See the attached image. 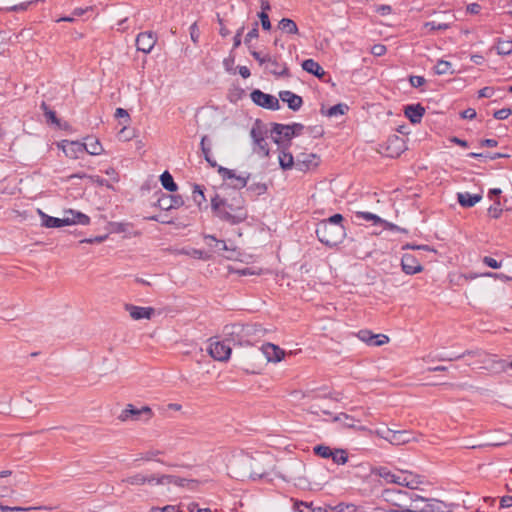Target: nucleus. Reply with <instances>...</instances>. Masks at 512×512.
<instances>
[{
  "label": "nucleus",
  "mask_w": 512,
  "mask_h": 512,
  "mask_svg": "<svg viewBox=\"0 0 512 512\" xmlns=\"http://www.w3.org/2000/svg\"><path fill=\"white\" fill-rule=\"evenodd\" d=\"M193 200L198 206H201V204L205 201L203 189L199 185L194 187Z\"/></svg>",
  "instance_id": "46"
},
{
  "label": "nucleus",
  "mask_w": 512,
  "mask_h": 512,
  "mask_svg": "<svg viewBox=\"0 0 512 512\" xmlns=\"http://www.w3.org/2000/svg\"><path fill=\"white\" fill-rule=\"evenodd\" d=\"M250 135L255 144H261L264 142L262 131L259 128H252Z\"/></svg>",
  "instance_id": "53"
},
{
  "label": "nucleus",
  "mask_w": 512,
  "mask_h": 512,
  "mask_svg": "<svg viewBox=\"0 0 512 512\" xmlns=\"http://www.w3.org/2000/svg\"><path fill=\"white\" fill-rule=\"evenodd\" d=\"M500 92L501 91H497L493 87H484L482 88V98H501Z\"/></svg>",
  "instance_id": "48"
},
{
  "label": "nucleus",
  "mask_w": 512,
  "mask_h": 512,
  "mask_svg": "<svg viewBox=\"0 0 512 512\" xmlns=\"http://www.w3.org/2000/svg\"><path fill=\"white\" fill-rule=\"evenodd\" d=\"M252 326H243V325H231L225 326L224 333L226 336L232 337L233 341H237L240 345L247 343L244 338L252 333Z\"/></svg>",
  "instance_id": "9"
},
{
  "label": "nucleus",
  "mask_w": 512,
  "mask_h": 512,
  "mask_svg": "<svg viewBox=\"0 0 512 512\" xmlns=\"http://www.w3.org/2000/svg\"><path fill=\"white\" fill-rule=\"evenodd\" d=\"M375 335L378 336L379 338L372 339L371 341H369L368 345L378 347V346L388 343L389 338L386 335H383V334H375Z\"/></svg>",
  "instance_id": "52"
},
{
  "label": "nucleus",
  "mask_w": 512,
  "mask_h": 512,
  "mask_svg": "<svg viewBox=\"0 0 512 512\" xmlns=\"http://www.w3.org/2000/svg\"><path fill=\"white\" fill-rule=\"evenodd\" d=\"M58 147L63 150L67 157L72 159L80 158L85 152V145L78 141L63 140L58 144Z\"/></svg>",
  "instance_id": "14"
},
{
  "label": "nucleus",
  "mask_w": 512,
  "mask_h": 512,
  "mask_svg": "<svg viewBox=\"0 0 512 512\" xmlns=\"http://www.w3.org/2000/svg\"><path fill=\"white\" fill-rule=\"evenodd\" d=\"M405 116L414 124L419 123L425 113L420 104L407 105L404 109Z\"/></svg>",
  "instance_id": "28"
},
{
  "label": "nucleus",
  "mask_w": 512,
  "mask_h": 512,
  "mask_svg": "<svg viewBox=\"0 0 512 512\" xmlns=\"http://www.w3.org/2000/svg\"><path fill=\"white\" fill-rule=\"evenodd\" d=\"M152 480H154V476H145L141 473H138V474H135L133 476H129L127 478H124L122 480L123 483H126L128 485H133V486H140V485H144L146 483H151Z\"/></svg>",
  "instance_id": "33"
},
{
  "label": "nucleus",
  "mask_w": 512,
  "mask_h": 512,
  "mask_svg": "<svg viewBox=\"0 0 512 512\" xmlns=\"http://www.w3.org/2000/svg\"><path fill=\"white\" fill-rule=\"evenodd\" d=\"M126 310L134 320L150 319L154 314V309L151 307L126 305Z\"/></svg>",
  "instance_id": "26"
},
{
  "label": "nucleus",
  "mask_w": 512,
  "mask_h": 512,
  "mask_svg": "<svg viewBox=\"0 0 512 512\" xmlns=\"http://www.w3.org/2000/svg\"><path fill=\"white\" fill-rule=\"evenodd\" d=\"M506 364L504 361L497 358L496 355L485 354L482 356V369L492 373H499L505 369Z\"/></svg>",
  "instance_id": "17"
},
{
  "label": "nucleus",
  "mask_w": 512,
  "mask_h": 512,
  "mask_svg": "<svg viewBox=\"0 0 512 512\" xmlns=\"http://www.w3.org/2000/svg\"><path fill=\"white\" fill-rule=\"evenodd\" d=\"M412 440H414V437L412 436L411 432L406 430H392L389 443H391L392 445H403L411 442Z\"/></svg>",
  "instance_id": "30"
},
{
  "label": "nucleus",
  "mask_w": 512,
  "mask_h": 512,
  "mask_svg": "<svg viewBox=\"0 0 512 512\" xmlns=\"http://www.w3.org/2000/svg\"><path fill=\"white\" fill-rule=\"evenodd\" d=\"M143 414L147 416V419H149L152 416V411L150 407L143 406L140 409H137L133 405L129 404L127 405L126 409L122 411L119 418L122 421H126L129 419V417L138 419L139 416Z\"/></svg>",
  "instance_id": "21"
},
{
  "label": "nucleus",
  "mask_w": 512,
  "mask_h": 512,
  "mask_svg": "<svg viewBox=\"0 0 512 512\" xmlns=\"http://www.w3.org/2000/svg\"><path fill=\"white\" fill-rule=\"evenodd\" d=\"M207 141H208V137L206 135H204L202 138H201V142H200V146H201V151L204 155V158L206 157H210L211 155V149L210 147L207 145Z\"/></svg>",
  "instance_id": "56"
},
{
  "label": "nucleus",
  "mask_w": 512,
  "mask_h": 512,
  "mask_svg": "<svg viewBox=\"0 0 512 512\" xmlns=\"http://www.w3.org/2000/svg\"><path fill=\"white\" fill-rule=\"evenodd\" d=\"M185 254L190 255L191 257L195 259H208L209 256L202 250L193 249L190 252H185Z\"/></svg>",
  "instance_id": "60"
},
{
  "label": "nucleus",
  "mask_w": 512,
  "mask_h": 512,
  "mask_svg": "<svg viewBox=\"0 0 512 512\" xmlns=\"http://www.w3.org/2000/svg\"><path fill=\"white\" fill-rule=\"evenodd\" d=\"M258 17L261 21L262 28L264 30H270L271 29V22L269 20V16L266 12H260L258 14Z\"/></svg>",
  "instance_id": "54"
},
{
  "label": "nucleus",
  "mask_w": 512,
  "mask_h": 512,
  "mask_svg": "<svg viewBox=\"0 0 512 512\" xmlns=\"http://www.w3.org/2000/svg\"><path fill=\"white\" fill-rule=\"evenodd\" d=\"M334 449H331L329 446L325 445H317L314 447V452L316 455L322 458H330Z\"/></svg>",
  "instance_id": "45"
},
{
  "label": "nucleus",
  "mask_w": 512,
  "mask_h": 512,
  "mask_svg": "<svg viewBox=\"0 0 512 512\" xmlns=\"http://www.w3.org/2000/svg\"><path fill=\"white\" fill-rule=\"evenodd\" d=\"M37 212L41 218V225L46 228H59L65 226V223H69L67 220H64V218L49 216L40 209H38Z\"/></svg>",
  "instance_id": "29"
},
{
  "label": "nucleus",
  "mask_w": 512,
  "mask_h": 512,
  "mask_svg": "<svg viewBox=\"0 0 512 512\" xmlns=\"http://www.w3.org/2000/svg\"><path fill=\"white\" fill-rule=\"evenodd\" d=\"M245 201L240 193H235L231 198H221L215 195L211 199V207L217 217L232 225L239 224L247 218Z\"/></svg>",
  "instance_id": "1"
},
{
  "label": "nucleus",
  "mask_w": 512,
  "mask_h": 512,
  "mask_svg": "<svg viewBox=\"0 0 512 512\" xmlns=\"http://www.w3.org/2000/svg\"><path fill=\"white\" fill-rule=\"evenodd\" d=\"M434 71L438 75L453 74L452 64L448 61L439 60L434 67Z\"/></svg>",
  "instance_id": "39"
},
{
  "label": "nucleus",
  "mask_w": 512,
  "mask_h": 512,
  "mask_svg": "<svg viewBox=\"0 0 512 512\" xmlns=\"http://www.w3.org/2000/svg\"><path fill=\"white\" fill-rule=\"evenodd\" d=\"M218 173L222 176L224 180H231V186L234 189H241L245 187L249 179V174L237 176L233 170H230L222 166L218 167Z\"/></svg>",
  "instance_id": "11"
},
{
  "label": "nucleus",
  "mask_w": 512,
  "mask_h": 512,
  "mask_svg": "<svg viewBox=\"0 0 512 512\" xmlns=\"http://www.w3.org/2000/svg\"><path fill=\"white\" fill-rule=\"evenodd\" d=\"M347 110L348 106L346 104L339 103L337 105L330 107L326 111V115L329 117H337L339 115H344Z\"/></svg>",
  "instance_id": "41"
},
{
  "label": "nucleus",
  "mask_w": 512,
  "mask_h": 512,
  "mask_svg": "<svg viewBox=\"0 0 512 512\" xmlns=\"http://www.w3.org/2000/svg\"><path fill=\"white\" fill-rule=\"evenodd\" d=\"M264 69L275 76L287 75V67L284 63L279 62L277 57L269 56Z\"/></svg>",
  "instance_id": "25"
},
{
  "label": "nucleus",
  "mask_w": 512,
  "mask_h": 512,
  "mask_svg": "<svg viewBox=\"0 0 512 512\" xmlns=\"http://www.w3.org/2000/svg\"><path fill=\"white\" fill-rule=\"evenodd\" d=\"M154 480H156V485H162V486H169V485H175L178 487H189L193 488L196 484L195 480H190L186 478H180L173 475H153Z\"/></svg>",
  "instance_id": "10"
},
{
  "label": "nucleus",
  "mask_w": 512,
  "mask_h": 512,
  "mask_svg": "<svg viewBox=\"0 0 512 512\" xmlns=\"http://www.w3.org/2000/svg\"><path fill=\"white\" fill-rule=\"evenodd\" d=\"M408 496V492L394 488L385 489L382 492V497L385 501L401 509L398 512H414L406 505Z\"/></svg>",
  "instance_id": "7"
},
{
  "label": "nucleus",
  "mask_w": 512,
  "mask_h": 512,
  "mask_svg": "<svg viewBox=\"0 0 512 512\" xmlns=\"http://www.w3.org/2000/svg\"><path fill=\"white\" fill-rule=\"evenodd\" d=\"M358 338L365 342V343H369V341H371L372 339H377L379 338L378 336H376L375 334H373L371 331H368V330H361L359 333H358Z\"/></svg>",
  "instance_id": "50"
},
{
  "label": "nucleus",
  "mask_w": 512,
  "mask_h": 512,
  "mask_svg": "<svg viewBox=\"0 0 512 512\" xmlns=\"http://www.w3.org/2000/svg\"><path fill=\"white\" fill-rule=\"evenodd\" d=\"M150 512H180L179 509L174 505H167L162 508L152 507Z\"/></svg>",
  "instance_id": "61"
},
{
  "label": "nucleus",
  "mask_w": 512,
  "mask_h": 512,
  "mask_svg": "<svg viewBox=\"0 0 512 512\" xmlns=\"http://www.w3.org/2000/svg\"><path fill=\"white\" fill-rule=\"evenodd\" d=\"M204 240L207 245L214 247L217 252L227 251L232 252L233 249L229 248L225 241L216 239L213 235H205Z\"/></svg>",
  "instance_id": "34"
},
{
  "label": "nucleus",
  "mask_w": 512,
  "mask_h": 512,
  "mask_svg": "<svg viewBox=\"0 0 512 512\" xmlns=\"http://www.w3.org/2000/svg\"><path fill=\"white\" fill-rule=\"evenodd\" d=\"M355 217L357 219H363L368 222H372L373 224H381V222H384V219L380 218L376 214L370 213V212H362L358 211L355 213Z\"/></svg>",
  "instance_id": "40"
},
{
  "label": "nucleus",
  "mask_w": 512,
  "mask_h": 512,
  "mask_svg": "<svg viewBox=\"0 0 512 512\" xmlns=\"http://www.w3.org/2000/svg\"><path fill=\"white\" fill-rule=\"evenodd\" d=\"M208 352L217 361H227L231 355V348L224 342L211 341Z\"/></svg>",
  "instance_id": "13"
},
{
  "label": "nucleus",
  "mask_w": 512,
  "mask_h": 512,
  "mask_svg": "<svg viewBox=\"0 0 512 512\" xmlns=\"http://www.w3.org/2000/svg\"><path fill=\"white\" fill-rule=\"evenodd\" d=\"M417 511L414 512H449V507L442 501L426 499L423 506L414 505Z\"/></svg>",
  "instance_id": "19"
},
{
  "label": "nucleus",
  "mask_w": 512,
  "mask_h": 512,
  "mask_svg": "<svg viewBox=\"0 0 512 512\" xmlns=\"http://www.w3.org/2000/svg\"><path fill=\"white\" fill-rule=\"evenodd\" d=\"M254 464L253 455L239 453L233 455L231 458L228 469L232 477L236 479H252V466Z\"/></svg>",
  "instance_id": "3"
},
{
  "label": "nucleus",
  "mask_w": 512,
  "mask_h": 512,
  "mask_svg": "<svg viewBox=\"0 0 512 512\" xmlns=\"http://www.w3.org/2000/svg\"><path fill=\"white\" fill-rule=\"evenodd\" d=\"M386 46L382 45V44H375L372 46L371 48V53L374 55V56H382L386 53Z\"/></svg>",
  "instance_id": "62"
},
{
  "label": "nucleus",
  "mask_w": 512,
  "mask_h": 512,
  "mask_svg": "<svg viewBox=\"0 0 512 512\" xmlns=\"http://www.w3.org/2000/svg\"><path fill=\"white\" fill-rule=\"evenodd\" d=\"M391 433H392V429H390V428L377 429L375 431V434L377 436H379L380 438H382L388 442L390 441Z\"/></svg>",
  "instance_id": "59"
},
{
  "label": "nucleus",
  "mask_w": 512,
  "mask_h": 512,
  "mask_svg": "<svg viewBox=\"0 0 512 512\" xmlns=\"http://www.w3.org/2000/svg\"><path fill=\"white\" fill-rule=\"evenodd\" d=\"M215 113L210 110H200L196 114V121L198 123V126L200 128H203L205 130H210L213 128L215 124Z\"/></svg>",
  "instance_id": "24"
},
{
  "label": "nucleus",
  "mask_w": 512,
  "mask_h": 512,
  "mask_svg": "<svg viewBox=\"0 0 512 512\" xmlns=\"http://www.w3.org/2000/svg\"><path fill=\"white\" fill-rule=\"evenodd\" d=\"M250 97L252 101L265 109L278 110L280 108L279 100L273 95L266 94L261 90H254L251 92Z\"/></svg>",
  "instance_id": "8"
},
{
  "label": "nucleus",
  "mask_w": 512,
  "mask_h": 512,
  "mask_svg": "<svg viewBox=\"0 0 512 512\" xmlns=\"http://www.w3.org/2000/svg\"><path fill=\"white\" fill-rule=\"evenodd\" d=\"M157 42L156 35L151 32H142L136 38V46L139 51L149 53Z\"/></svg>",
  "instance_id": "16"
},
{
  "label": "nucleus",
  "mask_w": 512,
  "mask_h": 512,
  "mask_svg": "<svg viewBox=\"0 0 512 512\" xmlns=\"http://www.w3.org/2000/svg\"><path fill=\"white\" fill-rule=\"evenodd\" d=\"M316 235L320 242L327 246H335L345 238L346 231L344 226H334L329 223L321 222L316 228Z\"/></svg>",
  "instance_id": "4"
},
{
  "label": "nucleus",
  "mask_w": 512,
  "mask_h": 512,
  "mask_svg": "<svg viewBox=\"0 0 512 512\" xmlns=\"http://www.w3.org/2000/svg\"><path fill=\"white\" fill-rule=\"evenodd\" d=\"M489 106H490V103L487 105V107L485 109L486 113L487 114L492 113L494 118L497 119V120L507 119L511 115V113H512L511 109H509V108H503V109H500V110L492 112V111H490Z\"/></svg>",
  "instance_id": "43"
},
{
  "label": "nucleus",
  "mask_w": 512,
  "mask_h": 512,
  "mask_svg": "<svg viewBox=\"0 0 512 512\" xmlns=\"http://www.w3.org/2000/svg\"><path fill=\"white\" fill-rule=\"evenodd\" d=\"M402 270L408 274L413 275L423 270L422 265L412 254H404L401 259Z\"/></svg>",
  "instance_id": "18"
},
{
  "label": "nucleus",
  "mask_w": 512,
  "mask_h": 512,
  "mask_svg": "<svg viewBox=\"0 0 512 512\" xmlns=\"http://www.w3.org/2000/svg\"><path fill=\"white\" fill-rule=\"evenodd\" d=\"M63 218L69 222L65 223V226L76 224L88 225L90 223V218L86 214L72 209L64 211Z\"/></svg>",
  "instance_id": "22"
},
{
  "label": "nucleus",
  "mask_w": 512,
  "mask_h": 512,
  "mask_svg": "<svg viewBox=\"0 0 512 512\" xmlns=\"http://www.w3.org/2000/svg\"><path fill=\"white\" fill-rule=\"evenodd\" d=\"M88 179L92 182V183H95L97 185H100V186H106L108 188H112V186L108 183L107 180L99 177V176H88Z\"/></svg>",
  "instance_id": "63"
},
{
  "label": "nucleus",
  "mask_w": 512,
  "mask_h": 512,
  "mask_svg": "<svg viewBox=\"0 0 512 512\" xmlns=\"http://www.w3.org/2000/svg\"><path fill=\"white\" fill-rule=\"evenodd\" d=\"M458 202L463 207H473L480 201V195H472L468 192H460L457 194Z\"/></svg>",
  "instance_id": "32"
},
{
  "label": "nucleus",
  "mask_w": 512,
  "mask_h": 512,
  "mask_svg": "<svg viewBox=\"0 0 512 512\" xmlns=\"http://www.w3.org/2000/svg\"><path fill=\"white\" fill-rule=\"evenodd\" d=\"M284 356V350L272 343H266L261 348L253 350L250 354V358L253 361L265 359L267 362L272 363L280 362Z\"/></svg>",
  "instance_id": "5"
},
{
  "label": "nucleus",
  "mask_w": 512,
  "mask_h": 512,
  "mask_svg": "<svg viewBox=\"0 0 512 512\" xmlns=\"http://www.w3.org/2000/svg\"><path fill=\"white\" fill-rule=\"evenodd\" d=\"M497 53L500 55H508L512 52V40H501L496 46Z\"/></svg>",
  "instance_id": "42"
},
{
  "label": "nucleus",
  "mask_w": 512,
  "mask_h": 512,
  "mask_svg": "<svg viewBox=\"0 0 512 512\" xmlns=\"http://www.w3.org/2000/svg\"><path fill=\"white\" fill-rule=\"evenodd\" d=\"M409 82H410L411 86L418 88V87L422 86L426 82V80L422 76H411L409 79Z\"/></svg>",
  "instance_id": "64"
},
{
  "label": "nucleus",
  "mask_w": 512,
  "mask_h": 512,
  "mask_svg": "<svg viewBox=\"0 0 512 512\" xmlns=\"http://www.w3.org/2000/svg\"><path fill=\"white\" fill-rule=\"evenodd\" d=\"M335 421H340L346 427L354 426V419L345 413H341L335 417Z\"/></svg>",
  "instance_id": "49"
},
{
  "label": "nucleus",
  "mask_w": 512,
  "mask_h": 512,
  "mask_svg": "<svg viewBox=\"0 0 512 512\" xmlns=\"http://www.w3.org/2000/svg\"><path fill=\"white\" fill-rule=\"evenodd\" d=\"M184 200L179 195H165L163 194L157 201V206L162 210H170L173 208L181 207Z\"/></svg>",
  "instance_id": "20"
},
{
  "label": "nucleus",
  "mask_w": 512,
  "mask_h": 512,
  "mask_svg": "<svg viewBox=\"0 0 512 512\" xmlns=\"http://www.w3.org/2000/svg\"><path fill=\"white\" fill-rule=\"evenodd\" d=\"M502 212V208L500 207V201L497 200L493 206L488 208V214L492 218H498Z\"/></svg>",
  "instance_id": "51"
},
{
  "label": "nucleus",
  "mask_w": 512,
  "mask_h": 512,
  "mask_svg": "<svg viewBox=\"0 0 512 512\" xmlns=\"http://www.w3.org/2000/svg\"><path fill=\"white\" fill-rule=\"evenodd\" d=\"M254 464L252 466V480L265 477L274 467V459L268 453H255L253 455Z\"/></svg>",
  "instance_id": "6"
},
{
  "label": "nucleus",
  "mask_w": 512,
  "mask_h": 512,
  "mask_svg": "<svg viewBox=\"0 0 512 512\" xmlns=\"http://www.w3.org/2000/svg\"><path fill=\"white\" fill-rule=\"evenodd\" d=\"M252 56L254 57L255 60L259 62L261 66L265 67V64L267 63L270 54H262L260 52L253 51Z\"/></svg>",
  "instance_id": "55"
},
{
  "label": "nucleus",
  "mask_w": 512,
  "mask_h": 512,
  "mask_svg": "<svg viewBox=\"0 0 512 512\" xmlns=\"http://www.w3.org/2000/svg\"><path fill=\"white\" fill-rule=\"evenodd\" d=\"M386 152L389 157H398L406 150V142L402 137L392 135L386 142Z\"/></svg>",
  "instance_id": "15"
},
{
  "label": "nucleus",
  "mask_w": 512,
  "mask_h": 512,
  "mask_svg": "<svg viewBox=\"0 0 512 512\" xmlns=\"http://www.w3.org/2000/svg\"><path fill=\"white\" fill-rule=\"evenodd\" d=\"M336 464H345L347 462V454L342 449H334L330 457Z\"/></svg>",
  "instance_id": "44"
},
{
  "label": "nucleus",
  "mask_w": 512,
  "mask_h": 512,
  "mask_svg": "<svg viewBox=\"0 0 512 512\" xmlns=\"http://www.w3.org/2000/svg\"><path fill=\"white\" fill-rule=\"evenodd\" d=\"M343 216L341 214H334L327 220L323 221L324 223H329L334 226H343L342 225Z\"/></svg>",
  "instance_id": "57"
},
{
  "label": "nucleus",
  "mask_w": 512,
  "mask_h": 512,
  "mask_svg": "<svg viewBox=\"0 0 512 512\" xmlns=\"http://www.w3.org/2000/svg\"><path fill=\"white\" fill-rule=\"evenodd\" d=\"M375 473L388 483L397 484L409 489H417L423 483L422 477L411 472H401L399 474L392 473L386 467H379Z\"/></svg>",
  "instance_id": "2"
},
{
  "label": "nucleus",
  "mask_w": 512,
  "mask_h": 512,
  "mask_svg": "<svg viewBox=\"0 0 512 512\" xmlns=\"http://www.w3.org/2000/svg\"><path fill=\"white\" fill-rule=\"evenodd\" d=\"M279 98L287 103L288 107L293 111H298L303 104V100L299 95L288 90L280 91Z\"/></svg>",
  "instance_id": "23"
},
{
  "label": "nucleus",
  "mask_w": 512,
  "mask_h": 512,
  "mask_svg": "<svg viewBox=\"0 0 512 512\" xmlns=\"http://www.w3.org/2000/svg\"><path fill=\"white\" fill-rule=\"evenodd\" d=\"M160 182L164 189L169 192H175L178 188L177 184L174 182L172 175L165 171L160 176Z\"/></svg>",
  "instance_id": "36"
},
{
  "label": "nucleus",
  "mask_w": 512,
  "mask_h": 512,
  "mask_svg": "<svg viewBox=\"0 0 512 512\" xmlns=\"http://www.w3.org/2000/svg\"><path fill=\"white\" fill-rule=\"evenodd\" d=\"M279 29H281L283 32L287 34H297L298 33V27L296 23L289 19V18H283L280 20Z\"/></svg>",
  "instance_id": "37"
},
{
  "label": "nucleus",
  "mask_w": 512,
  "mask_h": 512,
  "mask_svg": "<svg viewBox=\"0 0 512 512\" xmlns=\"http://www.w3.org/2000/svg\"><path fill=\"white\" fill-rule=\"evenodd\" d=\"M82 145H85V152L91 155H99L103 151L102 145L98 139L88 138L87 142L82 143Z\"/></svg>",
  "instance_id": "35"
},
{
  "label": "nucleus",
  "mask_w": 512,
  "mask_h": 512,
  "mask_svg": "<svg viewBox=\"0 0 512 512\" xmlns=\"http://www.w3.org/2000/svg\"><path fill=\"white\" fill-rule=\"evenodd\" d=\"M278 159L282 169H290L295 166L294 158L291 153L282 151Z\"/></svg>",
  "instance_id": "38"
},
{
  "label": "nucleus",
  "mask_w": 512,
  "mask_h": 512,
  "mask_svg": "<svg viewBox=\"0 0 512 512\" xmlns=\"http://www.w3.org/2000/svg\"><path fill=\"white\" fill-rule=\"evenodd\" d=\"M272 134L276 135V137H274V141L276 143H279L281 139L290 140L295 136V132L292 130L290 125L284 124H274Z\"/></svg>",
  "instance_id": "27"
},
{
  "label": "nucleus",
  "mask_w": 512,
  "mask_h": 512,
  "mask_svg": "<svg viewBox=\"0 0 512 512\" xmlns=\"http://www.w3.org/2000/svg\"><path fill=\"white\" fill-rule=\"evenodd\" d=\"M302 68L304 71L313 74L318 78H322L325 75L323 68L313 59L304 60Z\"/></svg>",
  "instance_id": "31"
},
{
  "label": "nucleus",
  "mask_w": 512,
  "mask_h": 512,
  "mask_svg": "<svg viewBox=\"0 0 512 512\" xmlns=\"http://www.w3.org/2000/svg\"><path fill=\"white\" fill-rule=\"evenodd\" d=\"M295 512H311V504L306 502H295L294 504Z\"/></svg>",
  "instance_id": "58"
},
{
  "label": "nucleus",
  "mask_w": 512,
  "mask_h": 512,
  "mask_svg": "<svg viewBox=\"0 0 512 512\" xmlns=\"http://www.w3.org/2000/svg\"><path fill=\"white\" fill-rule=\"evenodd\" d=\"M482 263L492 269H499L502 266V260H497L490 256L482 257Z\"/></svg>",
  "instance_id": "47"
},
{
  "label": "nucleus",
  "mask_w": 512,
  "mask_h": 512,
  "mask_svg": "<svg viewBox=\"0 0 512 512\" xmlns=\"http://www.w3.org/2000/svg\"><path fill=\"white\" fill-rule=\"evenodd\" d=\"M319 165V157L314 153H301L296 156L295 167L299 171H307Z\"/></svg>",
  "instance_id": "12"
}]
</instances>
